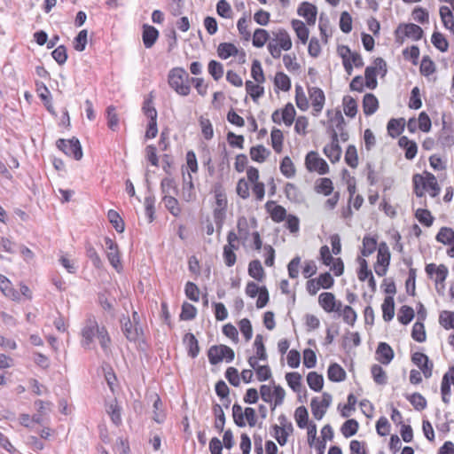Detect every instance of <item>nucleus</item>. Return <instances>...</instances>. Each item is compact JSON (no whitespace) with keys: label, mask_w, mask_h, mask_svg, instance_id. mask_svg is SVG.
Returning <instances> with one entry per match:
<instances>
[{"label":"nucleus","mask_w":454,"mask_h":454,"mask_svg":"<svg viewBox=\"0 0 454 454\" xmlns=\"http://www.w3.org/2000/svg\"><path fill=\"white\" fill-rule=\"evenodd\" d=\"M168 82L178 95L185 97L191 92V77L183 67H174L169 70Z\"/></svg>","instance_id":"1"},{"label":"nucleus","mask_w":454,"mask_h":454,"mask_svg":"<svg viewBox=\"0 0 454 454\" xmlns=\"http://www.w3.org/2000/svg\"><path fill=\"white\" fill-rule=\"evenodd\" d=\"M292 45L288 32L284 28H278L272 32V37L270 39L267 48L273 59H279L281 51H289Z\"/></svg>","instance_id":"2"},{"label":"nucleus","mask_w":454,"mask_h":454,"mask_svg":"<svg viewBox=\"0 0 454 454\" xmlns=\"http://www.w3.org/2000/svg\"><path fill=\"white\" fill-rule=\"evenodd\" d=\"M207 356L209 363L215 365L223 360H225L226 363L232 362L235 357V353L232 348L226 345H214L209 348Z\"/></svg>","instance_id":"3"},{"label":"nucleus","mask_w":454,"mask_h":454,"mask_svg":"<svg viewBox=\"0 0 454 454\" xmlns=\"http://www.w3.org/2000/svg\"><path fill=\"white\" fill-rule=\"evenodd\" d=\"M395 40L399 43H403L405 37L414 41H419L423 37V29L413 23L400 24L395 32Z\"/></svg>","instance_id":"4"},{"label":"nucleus","mask_w":454,"mask_h":454,"mask_svg":"<svg viewBox=\"0 0 454 454\" xmlns=\"http://www.w3.org/2000/svg\"><path fill=\"white\" fill-rule=\"evenodd\" d=\"M57 147L66 155L73 157L76 160H79L82 158L83 154L81 144L75 137L71 139H59L57 141Z\"/></svg>","instance_id":"5"},{"label":"nucleus","mask_w":454,"mask_h":454,"mask_svg":"<svg viewBox=\"0 0 454 454\" xmlns=\"http://www.w3.org/2000/svg\"><path fill=\"white\" fill-rule=\"evenodd\" d=\"M305 165L309 172H317L320 175L327 174L329 167L326 161L318 156L317 152H309L305 158Z\"/></svg>","instance_id":"6"},{"label":"nucleus","mask_w":454,"mask_h":454,"mask_svg":"<svg viewBox=\"0 0 454 454\" xmlns=\"http://www.w3.org/2000/svg\"><path fill=\"white\" fill-rule=\"evenodd\" d=\"M101 327L98 325L94 317L87 318L83 328L82 329V346L85 348H90L93 342L94 337L98 335V329Z\"/></svg>","instance_id":"7"},{"label":"nucleus","mask_w":454,"mask_h":454,"mask_svg":"<svg viewBox=\"0 0 454 454\" xmlns=\"http://www.w3.org/2000/svg\"><path fill=\"white\" fill-rule=\"evenodd\" d=\"M105 245L106 248V257L109 263L117 270V272H121L123 266L121 262V254L117 243L109 237H106Z\"/></svg>","instance_id":"8"},{"label":"nucleus","mask_w":454,"mask_h":454,"mask_svg":"<svg viewBox=\"0 0 454 454\" xmlns=\"http://www.w3.org/2000/svg\"><path fill=\"white\" fill-rule=\"evenodd\" d=\"M318 303L322 309L330 312H340L342 303L335 299V296L332 293H322L318 297Z\"/></svg>","instance_id":"9"},{"label":"nucleus","mask_w":454,"mask_h":454,"mask_svg":"<svg viewBox=\"0 0 454 454\" xmlns=\"http://www.w3.org/2000/svg\"><path fill=\"white\" fill-rule=\"evenodd\" d=\"M411 361L421 370L425 378L428 379L432 376L434 365L427 355L421 352H415L411 356Z\"/></svg>","instance_id":"10"},{"label":"nucleus","mask_w":454,"mask_h":454,"mask_svg":"<svg viewBox=\"0 0 454 454\" xmlns=\"http://www.w3.org/2000/svg\"><path fill=\"white\" fill-rule=\"evenodd\" d=\"M324 153L333 162H337L341 155V148L339 145L338 133L336 130L332 131V142L324 147Z\"/></svg>","instance_id":"11"},{"label":"nucleus","mask_w":454,"mask_h":454,"mask_svg":"<svg viewBox=\"0 0 454 454\" xmlns=\"http://www.w3.org/2000/svg\"><path fill=\"white\" fill-rule=\"evenodd\" d=\"M309 95L311 100L313 110L316 112V115L319 114L325 105V97L324 91L317 87H309Z\"/></svg>","instance_id":"12"},{"label":"nucleus","mask_w":454,"mask_h":454,"mask_svg":"<svg viewBox=\"0 0 454 454\" xmlns=\"http://www.w3.org/2000/svg\"><path fill=\"white\" fill-rule=\"evenodd\" d=\"M297 12L303 17L309 25H314L317 19V7L308 2H303L298 8Z\"/></svg>","instance_id":"13"},{"label":"nucleus","mask_w":454,"mask_h":454,"mask_svg":"<svg viewBox=\"0 0 454 454\" xmlns=\"http://www.w3.org/2000/svg\"><path fill=\"white\" fill-rule=\"evenodd\" d=\"M377 360L382 364H388L394 358L392 348L386 342H380L376 349Z\"/></svg>","instance_id":"14"},{"label":"nucleus","mask_w":454,"mask_h":454,"mask_svg":"<svg viewBox=\"0 0 454 454\" xmlns=\"http://www.w3.org/2000/svg\"><path fill=\"white\" fill-rule=\"evenodd\" d=\"M419 180L422 183L423 189L427 190L432 197L439 194L440 187L434 175L429 174L426 178L419 175Z\"/></svg>","instance_id":"15"},{"label":"nucleus","mask_w":454,"mask_h":454,"mask_svg":"<svg viewBox=\"0 0 454 454\" xmlns=\"http://www.w3.org/2000/svg\"><path fill=\"white\" fill-rule=\"evenodd\" d=\"M0 290L4 296L13 300H20V292L13 289L11 281L4 275H0Z\"/></svg>","instance_id":"16"},{"label":"nucleus","mask_w":454,"mask_h":454,"mask_svg":"<svg viewBox=\"0 0 454 454\" xmlns=\"http://www.w3.org/2000/svg\"><path fill=\"white\" fill-rule=\"evenodd\" d=\"M158 36L159 32L154 27L149 25L144 26L143 43L145 48L149 49L153 47L158 39Z\"/></svg>","instance_id":"17"},{"label":"nucleus","mask_w":454,"mask_h":454,"mask_svg":"<svg viewBox=\"0 0 454 454\" xmlns=\"http://www.w3.org/2000/svg\"><path fill=\"white\" fill-rule=\"evenodd\" d=\"M182 197L187 202L192 201L196 199V193L194 192V186L191 174H188L187 177L184 176Z\"/></svg>","instance_id":"18"},{"label":"nucleus","mask_w":454,"mask_h":454,"mask_svg":"<svg viewBox=\"0 0 454 454\" xmlns=\"http://www.w3.org/2000/svg\"><path fill=\"white\" fill-rule=\"evenodd\" d=\"M379 107V101L377 98L372 94L367 93L363 99V110L365 115L373 114Z\"/></svg>","instance_id":"19"},{"label":"nucleus","mask_w":454,"mask_h":454,"mask_svg":"<svg viewBox=\"0 0 454 454\" xmlns=\"http://www.w3.org/2000/svg\"><path fill=\"white\" fill-rule=\"evenodd\" d=\"M273 205V201H268L266 203V208L270 211L271 219L276 223L284 221L287 216L286 208L280 205H275L273 208L270 209V207Z\"/></svg>","instance_id":"20"},{"label":"nucleus","mask_w":454,"mask_h":454,"mask_svg":"<svg viewBox=\"0 0 454 454\" xmlns=\"http://www.w3.org/2000/svg\"><path fill=\"white\" fill-rule=\"evenodd\" d=\"M328 379L333 382H340L346 379V372L338 364H330L327 371Z\"/></svg>","instance_id":"21"},{"label":"nucleus","mask_w":454,"mask_h":454,"mask_svg":"<svg viewBox=\"0 0 454 454\" xmlns=\"http://www.w3.org/2000/svg\"><path fill=\"white\" fill-rule=\"evenodd\" d=\"M184 342L188 348V355L195 358L200 353V347L195 335L192 333H186L184 337Z\"/></svg>","instance_id":"22"},{"label":"nucleus","mask_w":454,"mask_h":454,"mask_svg":"<svg viewBox=\"0 0 454 454\" xmlns=\"http://www.w3.org/2000/svg\"><path fill=\"white\" fill-rule=\"evenodd\" d=\"M292 27L296 33L297 37L301 41V43L305 44L309 39V29L305 26V24L299 20H292Z\"/></svg>","instance_id":"23"},{"label":"nucleus","mask_w":454,"mask_h":454,"mask_svg":"<svg viewBox=\"0 0 454 454\" xmlns=\"http://www.w3.org/2000/svg\"><path fill=\"white\" fill-rule=\"evenodd\" d=\"M344 118L341 115L340 112H336L334 116L330 119L331 127L333 130H336L340 132V138L342 141H346L348 139V133L343 132L344 127Z\"/></svg>","instance_id":"24"},{"label":"nucleus","mask_w":454,"mask_h":454,"mask_svg":"<svg viewBox=\"0 0 454 454\" xmlns=\"http://www.w3.org/2000/svg\"><path fill=\"white\" fill-rule=\"evenodd\" d=\"M162 202L164 203L165 207L172 215L178 216L181 214L182 210L179 206V202L174 197V195L163 196Z\"/></svg>","instance_id":"25"},{"label":"nucleus","mask_w":454,"mask_h":454,"mask_svg":"<svg viewBox=\"0 0 454 454\" xmlns=\"http://www.w3.org/2000/svg\"><path fill=\"white\" fill-rule=\"evenodd\" d=\"M238 52V48L231 43H221L217 48L218 56L222 59H227L231 56H236Z\"/></svg>","instance_id":"26"},{"label":"nucleus","mask_w":454,"mask_h":454,"mask_svg":"<svg viewBox=\"0 0 454 454\" xmlns=\"http://www.w3.org/2000/svg\"><path fill=\"white\" fill-rule=\"evenodd\" d=\"M121 330L126 338L130 341H135L139 335L137 325H134L129 318L124 319V322H122Z\"/></svg>","instance_id":"27"},{"label":"nucleus","mask_w":454,"mask_h":454,"mask_svg":"<svg viewBox=\"0 0 454 454\" xmlns=\"http://www.w3.org/2000/svg\"><path fill=\"white\" fill-rule=\"evenodd\" d=\"M388 135L392 137H397L404 129V120L403 118L400 119H391L387 126Z\"/></svg>","instance_id":"28"},{"label":"nucleus","mask_w":454,"mask_h":454,"mask_svg":"<svg viewBox=\"0 0 454 454\" xmlns=\"http://www.w3.org/2000/svg\"><path fill=\"white\" fill-rule=\"evenodd\" d=\"M390 262V252L387 245L385 242L380 243L378 247V254L376 263L388 267Z\"/></svg>","instance_id":"29"},{"label":"nucleus","mask_w":454,"mask_h":454,"mask_svg":"<svg viewBox=\"0 0 454 454\" xmlns=\"http://www.w3.org/2000/svg\"><path fill=\"white\" fill-rule=\"evenodd\" d=\"M307 382L312 390L318 392L323 388L324 378L316 372H310L307 375Z\"/></svg>","instance_id":"30"},{"label":"nucleus","mask_w":454,"mask_h":454,"mask_svg":"<svg viewBox=\"0 0 454 454\" xmlns=\"http://www.w3.org/2000/svg\"><path fill=\"white\" fill-rule=\"evenodd\" d=\"M213 412L215 416L214 427L217 430L218 433H222L224 429V425H225V415H224L222 406L218 403H215L213 406Z\"/></svg>","instance_id":"31"},{"label":"nucleus","mask_w":454,"mask_h":454,"mask_svg":"<svg viewBox=\"0 0 454 454\" xmlns=\"http://www.w3.org/2000/svg\"><path fill=\"white\" fill-rule=\"evenodd\" d=\"M381 309L383 312V319L386 322L392 320L395 315V301L393 297L387 296L384 300Z\"/></svg>","instance_id":"32"},{"label":"nucleus","mask_w":454,"mask_h":454,"mask_svg":"<svg viewBox=\"0 0 454 454\" xmlns=\"http://www.w3.org/2000/svg\"><path fill=\"white\" fill-rule=\"evenodd\" d=\"M248 274L251 278L262 281L264 278V270L259 260H253L248 265Z\"/></svg>","instance_id":"33"},{"label":"nucleus","mask_w":454,"mask_h":454,"mask_svg":"<svg viewBox=\"0 0 454 454\" xmlns=\"http://www.w3.org/2000/svg\"><path fill=\"white\" fill-rule=\"evenodd\" d=\"M344 114L350 118H354L357 113V104L351 96H345L342 100Z\"/></svg>","instance_id":"34"},{"label":"nucleus","mask_w":454,"mask_h":454,"mask_svg":"<svg viewBox=\"0 0 454 454\" xmlns=\"http://www.w3.org/2000/svg\"><path fill=\"white\" fill-rule=\"evenodd\" d=\"M435 239L444 245H450L454 243V231L449 227H442Z\"/></svg>","instance_id":"35"},{"label":"nucleus","mask_w":454,"mask_h":454,"mask_svg":"<svg viewBox=\"0 0 454 454\" xmlns=\"http://www.w3.org/2000/svg\"><path fill=\"white\" fill-rule=\"evenodd\" d=\"M107 218H108L109 222L113 224L114 228L115 229V231L117 232L121 233L124 231V229H125L124 222L121 219V217L120 216V215L118 214V212H116L114 209L108 210Z\"/></svg>","instance_id":"36"},{"label":"nucleus","mask_w":454,"mask_h":454,"mask_svg":"<svg viewBox=\"0 0 454 454\" xmlns=\"http://www.w3.org/2000/svg\"><path fill=\"white\" fill-rule=\"evenodd\" d=\"M358 427V422L354 419H350L343 423L340 431L344 437L349 438L357 433Z\"/></svg>","instance_id":"37"},{"label":"nucleus","mask_w":454,"mask_h":454,"mask_svg":"<svg viewBox=\"0 0 454 454\" xmlns=\"http://www.w3.org/2000/svg\"><path fill=\"white\" fill-rule=\"evenodd\" d=\"M440 16L445 28L449 30L454 28V16L448 6H441Z\"/></svg>","instance_id":"38"},{"label":"nucleus","mask_w":454,"mask_h":454,"mask_svg":"<svg viewBox=\"0 0 454 454\" xmlns=\"http://www.w3.org/2000/svg\"><path fill=\"white\" fill-rule=\"evenodd\" d=\"M270 39V35L267 30L257 28L253 35V45L257 48H262Z\"/></svg>","instance_id":"39"},{"label":"nucleus","mask_w":454,"mask_h":454,"mask_svg":"<svg viewBox=\"0 0 454 454\" xmlns=\"http://www.w3.org/2000/svg\"><path fill=\"white\" fill-rule=\"evenodd\" d=\"M371 373L375 383L379 385H386L387 382V376L383 368L379 364H373L371 367Z\"/></svg>","instance_id":"40"},{"label":"nucleus","mask_w":454,"mask_h":454,"mask_svg":"<svg viewBox=\"0 0 454 454\" xmlns=\"http://www.w3.org/2000/svg\"><path fill=\"white\" fill-rule=\"evenodd\" d=\"M245 86L247 94L251 96L254 101H257L264 94V88L259 83L254 84L251 81H247Z\"/></svg>","instance_id":"41"},{"label":"nucleus","mask_w":454,"mask_h":454,"mask_svg":"<svg viewBox=\"0 0 454 454\" xmlns=\"http://www.w3.org/2000/svg\"><path fill=\"white\" fill-rule=\"evenodd\" d=\"M377 249V239L374 237L364 236L363 239V249L361 251L364 256L371 255Z\"/></svg>","instance_id":"42"},{"label":"nucleus","mask_w":454,"mask_h":454,"mask_svg":"<svg viewBox=\"0 0 454 454\" xmlns=\"http://www.w3.org/2000/svg\"><path fill=\"white\" fill-rule=\"evenodd\" d=\"M160 191L163 196L177 194V187L174 179L165 177L160 183Z\"/></svg>","instance_id":"43"},{"label":"nucleus","mask_w":454,"mask_h":454,"mask_svg":"<svg viewBox=\"0 0 454 454\" xmlns=\"http://www.w3.org/2000/svg\"><path fill=\"white\" fill-rule=\"evenodd\" d=\"M405 397L410 401L415 410L422 411L427 408V400L421 394L413 393L412 395H407Z\"/></svg>","instance_id":"44"},{"label":"nucleus","mask_w":454,"mask_h":454,"mask_svg":"<svg viewBox=\"0 0 454 454\" xmlns=\"http://www.w3.org/2000/svg\"><path fill=\"white\" fill-rule=\"evenodd\" d=\"M439 323L445 329H454V312L442 310L439 316Z\"/></svg>","instance_id":"45"},{"label":"nucleus","mask_w":454,"mask_h":454,"mask_svg":"<svg viewBox=\"0 0 454 454\" xmlns=\"http://www.w3.org/2000/svg\"><path fill=\"white\" fill-rule=\"evenodd\" d=\"M274 84L278 89L283 91H288L291 88L290 78L283 72H278L276 74L274 78Z\"/></svg>","instance_id":"46"},{"label":"nucleus","mask_w":454,"mask_h":454,"mask_svg":"<svg viewBox=\"0 0 454 454\" xmlns=\"http://www.w3.org/2000/svg\"><path fill=\"white\" fill-rule=\"evenodd\" d=\"M441 394L442 402L446 404H449L450 402L451 395L449 372L445 373L442 377L441 384Z\"/></svg>","instance_id":"47"},{"label":"nucleus","mask_w":454,"mask_h":454,"mask_svg":"<svg viewBox=\"0 0 454 454\" xmlns=\"http://www.w3.org/2000/svg\"><path fill=\"white\" fill-rule=\"evenodd\" d=\"M439 143L444 147H450L454 145V134L450 129H446L445 122L438 137Z\"/></svg>","instance_id":"48"},{"label":"nucleus","mask_w":454,"mask_h":454,"mask_svg":"<svg viewBox=\"0 0 454 454\" xmlns=\"http://www.w3.org/2000/svg\"><path fill=\"white\" fill-rule=\"evenodd\" d=\"M214 193H215V208L226 209L227 199H226L225 192L220 184L215 185Z\"/></svg>","instance_id":"49"},{"label":"nucleus","mask_w":454,"mask_h":454,"mask_svg":"<svg viewBox=\"0 0 454 454\" xmlns=\"http://www.w3.org/2000/svg\"><path fill=\"white\" fill-rule=\"evenodd\" d=\"M251 23V19L247 18L246 15L241 17L237 23V27L239 32V34L242 35V37L248 41L251 37V32L248 29L249 24Z\"/></svg>","instance_id":"50"},{"label":"nucleus","mask_w":454,"mask_h":454,"mask_svg":"<svg viewBox=\"0 0 454 454\" xmlns=\"http://www.w3.org/2000/svg\"><path fill=\"white\" fill-rule=\"evenodd\" d=\"M239 249V247L224 246L223 251V258L227 267H232L237 261V255L234 250Z\"/></svg>","instance_id":"51"},{"label":"nucleus","mask_w":454,"mask_h":454,"mask_svg":"<svg viewBox=\"0 0 454 454\" xmlns=\"http://www.w3.org/2000/svg\"><path fill=\"white\" fill-rule=\"evenodd\" d=\"M434 46L442 52L448 51L449 43L447 39L440 32H434L431 38Z\"/></svg>","instance_id":"52"},{"label":"nucleus","mask_w":454,"mask_h":454,"mask_svg":"<svg viewBox=\"0 0 454 454\" xmlns=\"http://www.w3.org/2000/svg\"><path fill=\"white\" fill-rule=\"evenodd\" d=\"M286 380L288 386L294 391L299 392L301 387V375L299 372H287Z\"/></svg>","instance_id":"53"},{"label":"nucleus","mask_w":454,"mask_h":454,"mask_svg":"<svg viewBox=\"0 0 454 454\" xmlns=\"http://www.w3.org/2000/svg\"><path fill=\"white\" fill-rule=\"evenodd\" d=\"M106 118L108 128L114 131L117 130L119 128V117L114 106H109L106 108Z\"/></svg>","instance_id":"54"},{"label":"nucleus","mask_w":454,"mask_h":454,"mask_svg":"<svg viewBox=\"0 0 454 454\" xmlns=\"http://www.w3.org/2000/svg\"><path fill=\"white\" fill-rule=\"evenodd\" d=\"M251 76L259 84L265 82V77L261 62L258 59H254L251 67Z\"/></svg>","instance_id":"55"},{"label":"nucleus","mask_w":454,"mask_h":454,"mask_svg":"<svg viewBox=\"0 0 454 454\" xmlns=\"http://www.w3.org/2000/svg\"><path fill=\"white\" fill-rule=\"evenodd\" d=\"M271 145L274 151L279 153L283 147V133L278 129H273L270 134Z\"/></svg>","instance_id":"56"},{"label":"nucleus","mask_w":454,"mask_h":454,"mask_svg":"<svg viewBox=\"0 0 454 454\" xmlns=\"http://www.w3.org/2000/svg\"><path fill=\"white\" fill-rule=\"evenodd\" d=\"M270 153L263 145L253 146L250 149L251 159L257 162H263Z\"/></svg>","instance_id":"57"},{"label":"nucleus","mask_w":454,"mask_h":454,"mask_svg":"<svg viewBox=\"0 0 454 454\" xmlns=\"http://www.w3.org/2000/svg\"><path fill=\"white\" fill-rule=\"evenodd\" d=\"M398 320L403 325H408L414 317V310L411 307L403 305L398 312Z\"/></svg>","instance_id":"58"},{"label":"nucleus","mask_w":454,"mask_h":454,"mask_svg":"<svg viewBox=\"0 0 454 454\" xmlns=\"http://www.w3.org/2000/svg\"><path fill=\"white\" fill-rule=\"evenodd\" d=\"M294 418L300 428H305L308 426L309 414L304 406H300L295 410Z\"/></svg>","instance_id":"59"},{"label":"nucleus","mask_w":454,"mask_h":454,"mask_svg":"<svg viewBox=\"0 0 454 454\" xmlns=\"http://www.w3.org/2000/svg\"><path fill=\"white\" fill-rule=\"evenodd\" d=\"M280 171L287 178L293 177L295 175V168L292 160L286 156L280 163Z\"/></svg>","instance_id":"60"},{"label":"nucleus","mask_w":454,"mask_h":454,"mask_svg":"<svg viewBox=\"0 0 454 454\" xmlns=\"http://www.w3.org/2000/svg\"><path fill=\"white\" fill-rule=\"evenodd\" d=\"M285 194L286 198L292 202H299L301 199V195L298 187L292 183H287L286 184Z\"/></svg>","instance_id":"61"},{"label":"nucleus","mask_w":454,"mask_h":454,"mask_svg":"<svg viewBox=\"0 0 454 454\" xmlns=\"http://www.w3.org/2000/svg\"><path fill=\"white\" fill-rule=\"evenodd\" d=\"M377 72L376 67H367L364 72L365 86L371 90H374L377 87Z\"/></svg>","instance_id":"62"},{"label":"nucleus","mask_w":454,"mask_h":454,"mask_svg":"<svg viewBox=\"0 0 454 454\" xmlns=\"http://www.w3.org/2000/svg\"><path fill=\"white\" fill-rule=\"evenodd\" d=\"M333 185L330 178H321L319 183L316 185V191L318 193H323L325 196L330 195L333 192Z\"/></svg>","instance_id":"63"},{"label":"nucleus","mask_w":454,"mask_h":454,"mask_svg":"<svg viewBox=\"0 0 454 454\" xmlns=\"http://www.w3.org/2000/svg\"><path fill=\"white\" fill-rule=\"evenodd\" d=\"M415 216L419 221L420 223L424 224L427 227H429L433 224L434 217L432 216L430 211L427 209H417Z\"/></svg>","instance_id":"64"}]
</instances>
